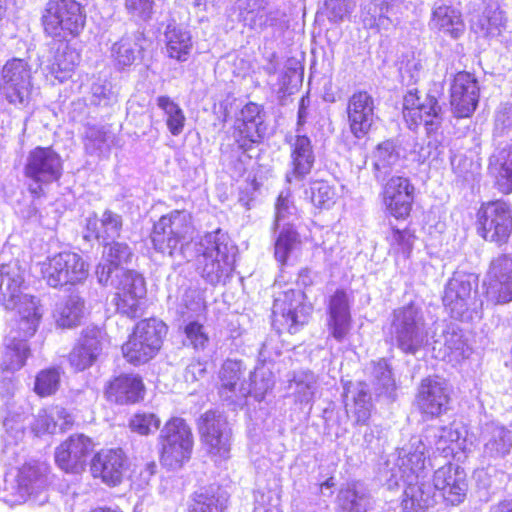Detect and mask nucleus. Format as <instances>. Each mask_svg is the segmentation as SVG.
<instances>
[{
  "label": "nucleus",
  "mask_w": 512,
  "mask_h": 512,
  "mask_svg": "<svg viewBox=\"0 0 512 512\" xmlns=\"http://www.w3.org/2000/svg\"><path fill=\"white\" fill-rule=\"evenodd\" d=\"M227 500L226 493L219 486L203 487L194 493L190 512H223Z\"/></svg>",
  "instance_id": "obj_41"
},
{
  "label": "nucleus",
  "mask_w": 512,
  "mask_h": 512,
  "mask_svg": "<svg viewBox=\"0 0 512 512\" xmlns=\"http://www.w3.org/2000/svg\"><path fill=\"white\" fill-rule=\"evenodd\" d=\"M106 393L107 397L116 403H135L143 398L144 385L138 375L124 374L110 382Z\"/></svg>",
  "instance_id": "obj_35"
},
{
  "label": "nucleus",
  "mask_w": 512,
  "mask_h": 512,
  "mask_svg": "<svg viewBox=\"0 0 512 512\" xmlns=\"http://www.w3.org/2000/svg\"><path fill=\"white\" fill-rule=\"evenodd\" d=\"M92 450L93 442L89 437L84 434L71 435L56 448V464L65 472L79 473Z\"/></svg>",
  "instance_id": "obj_20"
},
{
  "label": "nucleus",
  "mask_w": 512,
  "mask_h": 512,
  "mask_svg": "<svg viewBox=\"0 0 512 512\" xmlns=\"http://www.w3.org/2000/svg\"><path fill=\"white\" fill-rule=\"evenodd\" d=\"M461 13L445 0L435 2L430 28L440 32H460L462 30Z\"/></svg>",
  "instance_id": "obj_40"
},
{
  "label": "nucleus",
  "mask_w": 512,
  "mask_h": 512,
  "mask_svg": "<svg viewBox=\"0 0 512 512\" xmlns=\"http://www.w3.org/2000/svg\"><path fill=\"white\" fill-rule=\"evenodd\" d=\"M265 0H238L239 21L244 29L257 30L275 28L273 18H268Z\"/></svg>",
  "instance_id": "obj_36"
},
{
  "label": "nucleus",
  "mask_w": 512,
  "mask_h": 512,
  "mask_svg": "<svg viewBox=\"0 0 512 512\" xmlns=\"http://www.w3.org/2000/svg\"><path fill=\"white\" fill-rule=\"evenodd\" d=\"M101 351V331L97 328H87L71 350L69 363L75 371H84L95 363Z\"/></svg>",
  "instance_id": "obj_28"
},
{
  "label": "nucleus",
  "mask_w": 512,
  "mask_h": 512,
  "mask_svg": "<svg viewBox=\"0 0 512 512\" xmlns=\"http://www.w3.org/2000/svg\"><path fill=\"white\" fill-rule=\"evenodd\" d=\"M372 375L378 394H390L394 390V379L386 360L381 359L373 363Z\"/></svg>",
  "instance_id": "obj_57"
},
{
  "label": "nucleus",
  "mask_w": 512,
  "mask_h": 512,
  "mask_svg": "<svg viewBox=\"0 0 512 512\" xmlns=\"http://www.w3.org/2000/svg\"><path fill=\"white\" fill-rule=\"evenodd\" d=\"M198 427L203 443L214 461L228 459L232 433L226 418L210 410L200 417Z\"/></svg>",
  "instance_id": "obj_10"
},
{
  "label": "nucleus",
  "mask_w": 512,
  "mask_h": 512,
  "mask_svg": "<svg viewBox=\"0 0 512 512\" xmlns=\"http://www.w3.org/2000/svg\"><path fill=\"white\" fill-rule=\"evenodd\" d=\"M137 44L128 36H123L112 46V57L120 68L130 66L136 59Z\"/></svg>",
  "instance_id": "obj_55"
},
{
  "label": "nucleus",
  "mask_w": 512,
  "mask_h": 512,
  "mask_svg": "<svg viewBox=\"0 0 512 512\" xmlns=\"http://www.w3.org/2000/svg\"><path fill=\"white\" fill-rule=\"evenodd\" d=\"M279 230L275 241L274 254L278 262L285 264L290 255L300 247L301 241L293 225L280 227Z\"/></svg>",
  "instance_id": "obj_48"
},
{
  "label": "nucleus",
  "mask_w": 512,
  "mask_h": 512,
  "mask_svg": "<svg viewBox=\"0 0 512 512\" xmlns=\"http://www.w3.org/2000/svg\"><path fill=\"white\" fill-rule=\"evenodd\" d=\"M123 220L122 216L109 209L105 210L101 217L96 214L89 216L86 219V234L84 238L89 240L91 238L101 240L102 244L115 240L119 237L122 230Z\"/></svg>",
  "instance_id": "obj_34"
},
{
  "label": "nucleus",
  "mask_w": 512,
  "mask_h": 512,
  "mask_svg": "<svg viewBox=\"0 0 512 512\" xmlns=\"http://www.w3.org/2000/svg\"><path fill=\"white\" fill-rule=\"evenodd\" d=\"M442 338L445 347L444 355L448 356L450 361L460 362L470 355L471 348L458 326L447 325L442 331Z\"/></svg>",
  "instance_id": "obj_42"
},
{
  "label": "nucleus",
  "mask_w": 512,
  "mask_h": 512,
  "mask_svg": "<svg viewBox=\"0 0 512 512\" xmlns=\"http://www.w3.org/2000/svg\"><path fill=\"white\" fill-rule=\"evenodd\" d=\"M505 17L503 12L497 7H487L477 20L472 22V29L485 32L500 31L504 27Z\"/></svg>",
  "instance_id": "obj_54"
},
{
  "label": "nucleus",
  "mask_w": 512,
  "mask_h": 512,
  "mask_svg": "<svg viewBox=\"0 0 512 512\" xmlns=\"http://www.w3.org/2000/svg\"><path fill=\"white\" fill-rule=\"evenodd\" d=\"M205 309L204 299L201 293L196 289L186 290L181 298V302L178 308L179 314L183 317L188 318L192 315H198Z\"/></svg>",
  "instance_id": "obj_62"
},
{
  "label": "nucleus",
  "mask_w": 512,
  "mask_h": 512,
  "mask_svg": "<svg viewBox=\"0 0 512 512\" xmlns=\"http://www.w3.org/2000/svg\"><path fill=\"white\" fill-rule=\"evenodd\" d=\"M296 212L297 209L291 200L290 189L282 190L275 204L274 229L278 230L280 227L293 225L294 220L297 218Z\"/></svg>",
  "instance_id": "obj_50"
},
{
  "label": "nucleus",
  "mask_w": 512,
  "mask_h": 512,
  "mask_svg": "<svg viewBox=\"0 0 512 512\" xmlns=\"http://www.w3.org/2000/svg\"><path fill=\"white\" fill-rule=\"evenodd\" d=\"M242 375L241 362L235 360H226L220 370L221 388L231 393L239 392L240 396H247L254 392L257 399L263 398L264 394L272 389L274 383L271 379L262 381L261 386L257 387L258 373L255 372L252 379V384L245 387L243 383L239 384Z\"/></svg>",
  "instance_id": "obj_24"
},
{
  "label": "nucleus",
  "mask_w": 512,
  "mask_h": 512,
  "mask_svg": "<svg viewBox=\"0 0 512 512\" xmlns=\"http://www.w3.org/2000/svg\"><path fill=\"white\" fill-rule=\"evenodd\" d=\"M126 457L121 449H102L92 459L91 472L109 486L118 485L125 471Z\"/></svg>",
  "instance_id": "obj_25"
},
{
  "label": "nucleus",
  "mask_w": 512,
  "mask_h": 512,
  "mask_svg": "<svg viewBox=\"0 0 512 512\" xmlns=\"http://www.w3.org/2000/svg\"><path fill=\"white\" fill-rule=\"evenodd\" d=\"M112 285L117 292H128L137 296L146 295V285L143 276L133 270H120L111 275L108 285Z\"/></svg>",
  "instance_id": "obj_46"
},
{
  "label": "nucleus",
  "mask_w": 512,
  "mask_h": 512,
  "mask_svg": "<svg viewBox=\"0 0 512 512\" xmlns=\"http://www.w3.org/2000/svg\"><path fill=\"white\" fill-rule=\"evenodd\" d=\"M400 150L393 140H386L376 147L373 152V167L375 177L384 179L391 171L400 166Z\"/></svg>",
  "instance_id": "obj_39"
},
{
  "label": "nucleus",
  "mask_w": 512,
  "mask_h": 512,
  "mask_svg": "<svg viewBox=\"0 0 512 512\" xmlns=\"http://www.w3.org/2000/svg\"><path fill=\"white\" fill-rule=\"evenodd\" d=\"M471 276L456 273L447 282L443 304L452 318L473 320L481 317L483 302L472 296Z\"/></svg>",
  "instance_id": "obj_9"
},
{
  "label": "nucleus",
  "mask_w": 512,
  "mask_h": 512,
  "mask_svg": "<svg viewBox=\"0 0 512 512\" xmlns=\"http://www.w3.org/2000/svg\"><path fill=\"white\" fill-rule=\"evenodd\" d=\"M427 445L420 436L412 437L386 461V485L389 490L397 489L402 483L425 479L429 469L426 464Z\"/></svg>",
  "instance_id": "obj_3"
},
{
  "label": "nucleus",
  "mask_w": 512,
  "mask_h": 512,
  "mask_svg": "<svg viewBox=\"0 0 512 512\" xmlns=\"http://www.w3.org/2000/svg\"><path fill=\"white\" fill-rule=\"evenodd\" d=\"M39 265L42 278L53 288L78 285L88 277L87 262L81 255L71 251L54 254Z\"/></svg>",
  "instance_id": "obj_7"
},
{
  "label": "nucleus",
  "mask_w": 512,
  "mask_h": 512,
  "mask_svg": "<svg viewBox=\"0 0 512 512\" xmlns=\"http://www.w3.org/2000/svg\"><path fill=\"white\" fill-rule=\"evenodd\" d=\"M415 188L410 180L402 176H392L383 187V203L390 215L396 219L409 216L414 201Z\"/></svg>",
  "instance_id": "obj_18"
},
{
  "label": "nucleus",
  "mask_w": 512,
  "mask_h": 512,
  "mask_svg": "<svg viewBox=\"0 0 512 512\" xmlns=\"http://www.w3.org/2000/svg\"><path fill=\"white\" fill-rule=\"evenodd\" d=\"M195 228L186 210H173L153 226L151 241L156 251L190 261L197 258L201 276L211 285L224 281L233 270L235 247L221 229L206 233L193 242Z\"/></svg>",
  "instance_id": "obj_1"
},
{
  "label": "nucleus",
  "mask_w": 512,
  "mask_h": 512,
  "mask_svg": "<svg viewBox=\"0 0 512 512\" xmlns=\"http://www.w3.org/2000/svg\"><path fill=\"white\" fill-rule=\"evenodd\" d=\"M312 307L303 303V294L295 290L280 293L272 308L274 324H280L289 333H296L301 326L308 322Z\"/></svg>",
  "instance_id": "obj_13"
},
{
  "label": "nucleus",
  "mask_w": 512,
  "mask_h": 512,
  "mask_svg": "<svg viewBox=\"0 0 512 512\" xmlns=\"http://www.w3.org/2000/svg\"><path fill=\"white\" fill-rule=\"evenodd\" d=\"M16 481L18 494L23 501H30L35 505L48 502L47 467L44 464L25 463L19 468Z\"/></svg>",
  "instance_id": "obj_17"
},
{
  "label": "nucleus",
  "mask_w": 512,
  "mask_h": 512,
  "mask_svg": "<svg viewBox=\"0 0 512 512\" xmlns=\"http://www.w3.org/2000/svg\"><path fill=\"white\" fill-rule=\"evenodd\" d=\"M63 413L60 406L51 407L49 409L41 410L33 424V430L37 435L40 434H53L58 428V422L56 417H59Z\"/></svg>",
  "instance_id": "obj_59"
},
{
  "label": "nucleus",
  "mask_w": 512,
  "mask_h": 512,
  "mask_svg": "<svg viewBox=\"0 0 512 512\" xmlns=\"http://www.w3.org/2000/svg\"><path fill=\"white\" fill-rule=\"evenodd\" d=\"M132 431L141 435H148L158 430L160 419L153 413H137L129 423Z\"/></svg>",
  "instance_id": "obj_63"
},
{
  "label": "nucleus",
  "mask_w": 512,
  "mask_h": 512,
  "mask_svg": "<svg viewBox=\"0 0 512 512\" xmlns=\"http://www.w3.org/2000/svg\"><path fill=\"white\" fill-rule=\"evenodd\" d=\"M403 116L410 128L423 124L430 134L441 124L442 109L435 95L428 93L421 100L417 92L409 91L403 99Z\"/></svg>",
  "instance_id": "obj_14"
},
{
  "label": "nucleus",
  "mask_w": 512,
  "mask_h": 512,
  "mask_svg": "<svg viewBox=\"0 0 512 512\" xmlns=\"http://www.w3.org/2000/svg\"><path fill=\"white\" fill-rule=\"evenodd\" d=\"M60 381L61 372L58 368L42 370L36 376L35 392L41 397L50 396L58 390Z\"/></svg>",
  "instance_id": "obj_56"
},
{
  "label": "nucleus",
  "mask_w": 512,
  "mask_h": 512,
  "mask_svg": "<svg viewBox=\"0 0 512 512\" xmlns=\"http://www.w3.org/2000/svg\"><path fill=\"white\" fill-rule=\"evenodd\" d=\"M62 171V158L51 147H36L26 157L24 174L34 195L39 196L44 186L58 181Z\"/></svg>",
  "instance_id": "obj_8"
},
{
  "label": "nucleus",
  "mask_w": 512,
  "mask_h": 512,
  "mask_svg": "<svg viewBox=\"0 0 512 512\" xmlns=\"http://www.w3.org/2000/svg\"><path fill=\"white\" fill-rule=\"evenodd\" d=\"M288 388L296 402L311 403L318 388L317 377L311 371H299L289 381Z\"/></svg>",
  "instance_id": "obj_43"
},
{
  "label": "nucleus",
  "mask_w": 512,
  "mask_h": 512,
  "mask_svg": "<svg viewBox=\"0 0 512 512\" xmlns=\"http://www.w3.org/2000/svg\"><path fill=\"white\" fill-rule=\"evenodd\" d=\"M366 384L358 383L345 389L344 402L348 413L355 417L357 424H365L370 417L371 401Z\"/></svg>",
  "instance_id": "obj_38"
},
{
  "label": "nucleus",
  "mask_w": 512,
  "mask_h": 512,
  "mask_svg": "<svg viewBox=\"0 0 512 512\" xmlns=\"http://www.w3.org/2000/svg\"><path fill=\"white\" fill-rule=\"evenodd\" d=\"M192 41L190 34H170L167 42V53L170 58L186 61L190 53Z\"/></svg>",
  "instance_id": "obj_61"
},
{
  "label": "nucleus",
  "mask_w": 512,
  "mask_h": 512,
  "mask_svg": "<svg viewBox=\"0 0 512 512\" xmlns=\"http://www.w3.org/2000/svg\"><path fill=\"white\" fill-rule=\"evenodd\" d=\"M51 49L55 50L54 56L44 66L43 71L47 77L50 75L54 80L63 83L72 77L80 62V54L62 40L55 41Z\"/></svg>",
  "instance_id": "obj_29"
},
{
  "label": "nucleus",
  "mask_w": 512,
  "mask_h": 512,
  "mask_svg": "<svg viewBox=\"0 0 512 512\" xmlns=\"http://www.w3.org/2000/svg\"><path fill=\"white\" fill-rule=\"evenodd\" d=\"M167 326L156 318L144 319L138 322L122 345L123 356L134 365L145 364L159 352Z\"/></svg>",
  "instance_id": "obj_5"
},
{
  "label": "nucleus",
  "mask_w": 512,
  "mask_h": 512,
  "mask_svg": "<svg viewBox=\"0 0 512 512\" xmlns=\"http://www.w3.org/2000/svg\"><path fill=\"white\" fill-rule=\"evenodd\" d=\"M157 106L163 111L165 123L173 136L183 132L186 117L182 108L169 96H159L156 99Z\"/></svg>",
  "instance_id": "obj_44"
},
{
  "label": "nucleus",
  "mask_w": 512,
  "mask_h": 512,
  "mask_svg": "<svg viewBox=\"0 0 512 512\" xmlns=\"http://www.w3.org/2000/svg\"><path fill=\"white\" fill-rule=\"evenodd\" d=\"M311 201L318 208H330L336 199L333 186L325 181H316L310 187Z\"/></svg>",
  "instance_id": "obj_60"
},
{
  "label": "nucleus",
  "mask_w": 512,
  "mask_h": 512,
  "mask_svg": "<svg viewBox=\"0 0 512 512\" xmlns=\"http://www.w3.org/2000/svg\"><path fill=\"white\" fill-rule=\"evenodd\" d=\"M327 327L329 335L338 342L344 341L350 333L352 327L350 302L344 290H337L330 297Z\"/></svg>",
  "instance_id": "obj_27"
},
{
  "label": "nucleus",
  "mask_w": 512,
  "mask_h": 512,
  "mask_svg": "<svg viewBox=\"0 0 512 512\" xmlns=\"http://www.w3.org/2000/svg\"><path fill=\"white\" fill-rule=\"evenodd\" d=\"M315 155L310 138L305 135H296L291 142V171L287 173L286 180L291 183L293 179L302 180L312 170Z\"/></svg>",
  "instance_id": "obj_33"
},
{
  "label": "nucleus",
  "mask_w": 512,
  "mask_h": 512,
  "mask_svg": "<svg viewBox=\"0 0 512 512\" xmlns=\"http://www.w3.org/2000/svg\"><path fill=\"white\" fill-rule=\"evenodd\" d=\"M432 488L435 493H440L446 503L459 505L467 493L464 471L451 463L441 466L434 472Z\"/></svg>",
  "instance_id": "obj_21"
},
{
  "label": "nucleus",
  "mask_w": 512,
  "mask_h": 512,
  "mask_svg": "<svg viewBox=\"0 0 512 512\" xmlns=\"http://www.w3.org/2000/svg\"><path fill=\"white\" fill-rule=\"evenodd\" d=\"M427 447L435 449L433 453L448 458L453 455L454 445L460 439V432L452 426H430L423 435Z\"/></svg>",
  "instance_id": "obj_37"
},
{
  "label": "nucleus",
  "mask_w": 512,
  "mask_h": 512,
  "mask_svg": "<svg viewBox=\"0 0 512 512\" xmlns=\"http://www.w3.org/2000/svg\"><path fill=\"white\" fill-rule=\"evenodd\" d=\"M449 401V389L443 379L428 377L421 381L416 404L422 414L437 417L447 411Z\"/></svg>",
  "instance_id": "obj_19"
},
{
  "label": "nucleus",
  "mask_w": 512,
  "mask_h": 512,
  "mask_svg": "<svg viewBox=\"0 0 512 512\" xmlns=\"http://www.w3.org/2000/svg\"><path fill=\"white\" fill-rule=\"evenodd\" d=\"M29 337L18 328V322L14 323L9 335L5 338L0 367L3 371L15 372L21 369L30 355L27 344Z\"/></svg>",
  "instance_id": "obj_31"
},
{
  "label": "nucleus",
  "mask_w": 512,
  "mask_h": 512,
  "mask_svg": "<svg viewBox=\"0 0 512 512\" xmlns=\"http://www.w3.org/2000/svg\"><path fill=\"white\" fill-rule=\"evenodd\" d=\"M265 132L264 122H260V124L254 121L249 123L235 122L233 138L240 149L247 151L253 144L261 141Z\"/></svg>",
  "instance_id": "obj_45"
},
{
  "label": "nucleus",
  "mask_w": 512,
  "mask_h": 512,
  "mask_svg": "<svg viewBox=\"0 0 512 512\" xmlns=\"http://www.w3.org/2000/svg\"><path fill=\"white\" fill-rule=\"evenodd\" d=\"M391 343L405 354L415 355L428 344V332L422 309L413 303L393 311Z\"/></svg>",
  "instance_id": "obj_4"
},
{
  "label": "nucleus",
  "mask_w": 512,
  "mask_h": 512,
  "mask_svg": "<svg viewBox=\"0 0 512 512\" xmlns=\"http://www.w3.org/2000/svg\"><path fill=\"white\" fill-rule=\"evenodd\" d=\"M23 282V272L16 264L1 267L0 305L7 310H16L18 328L24 336L32 337L39 326L42 311L37 298L21 293Z\"/></svg>",
  "instance_id": "obj_2"
},
{
  "label": "nucleus",
  "mask_w": 512,
  "mask_h": 512,
  "mask_svg": "<svg viewBox=\"0 0 512 512\" xmlns=\"http://www.w3.org/2000/svg\"><path fill=\"white\" fill-rule=\"evenodd\" d=\"M483 457L496 460L506 457L512 450V430L499 423H486L481 432Z\"/></svg>",
  "instance_id": "obj_30"
},
{
  "label": "nucleus",
  "mask_w": 512,
  "mask_h": 512,
  "mask_svg": "<svg viewBox=\"0 0 512 512\" xmlns=\"http://www.w3.org/2000/svg\"><path fill=\"white\" fill-rule=\"evenodd\" d=\"M479 233L487 241L506 243L512 232L509 205L501 200L483 204L478 212Z\"/></svg>",
  "instance_id": "obj_11"
},
{
  "label": "nucleus",
  "mask_w": 512,
  "mask_h": 512,
  "mask_svg": "<svg viewBox=\"0 0 512 512\" xmlns=\"http://www.w3.org/2000/svg\"><path fill=\"white\" fill-rule=\"evenodd\" d=\"M193 434L183 418L173 417L160 431L161 463L168 469L181 468L191 457Z\"/></svg>",
  "instance_id": "obj_6"
},
{
  "label": "nucleus",
  "mask_w": 512,
  "mask_h": 512,
  "mask_svg": "<svg viewBox=\"0 0 512 512\" xmlns=\"http://www.w3.org/2000/svg\"><path fill=\"white\" fill-rule=\"evenodd\" d=\"M487 302L503 305L512 302V256L493 259L484 281Z\"/></svg>",
  "instance_id": "obj_15"
},
{
  "label": "nucleus",
  "mask_w": 512,
  "mask_h": 512,
  "mask_svg": "<svg viewBox=\"0 0 512 512\" xmlns=\"http://www.w3.org/2000/svg\"><path fill=\"white\" fill-rule=\"evenodd\" d=\"M144 296H137L128 292H117L115 304L117 311L128 318H137L142 315L141 300Z\"/></svg>",
  "instance_id": "obj_58"
},
{
  "label": "nucleus",
  "mask_w": 512,
  "mask_h": 512,
  "mask_svg": "<svg viewBox=\"0 0 512 512\" xmlns=\"http://www.w3.org/2000/svg\"><path fill=\"white\" fill-rule=\"evenodd\" d=\"M500 166L497 177V185L501 192L508 194L512 192V145L500 150L497 156Z\"/></svg>",
  "instance_id": "obj_51"
},
{
  "label": "nucleus",
  "mask_w": 512,
  "mask_h": 512,
  "mask_svg": "<svg viewBox=\"0 0 512 512\" xmlns=\"http://www.w3.org/2000/svg\"><path fill=\"white\" fill-rule=\"evenodd\" d=\"M84 313V301L76 295L70 296L56 310V322L58 326L70 328L76 326Z\"/></svg>",
  "instance_id": "obj_47"
},
{
  "label": "nucleus",
  "mask_w": 512,
  "mask_h": 512,
  "mask_svg": "<svg viewBox=\"0 0 512 512\" xmlns=\"http://www.w3.org/2000/svg\"><path fill=\"white\" fill-rule=\"evenodd\" d=\"M355 4V0H325V13L330 21H341L350 15Z\"/></svg>",
  "instance_id": "obj_64"
},
{
  "label": "nucleus",
  "mask_w": 512,
  "mask_h": 512,
  "mask_svg": "<svg viewBox=\"0 0 512 512\" xmlns=\"http://www.w3.org/2000/svg\"><path fill=\"white\" fill-rule=\"evenodd\" d=\"M85 14L76 0H49L42 15L45 32H79L85 23Z\"/></svg>",
  "instance_id": "obj_12"
},
{
  "label": "nucleus",
  "mask_w": 512,
  "mask_h": 512,
  "mask_svg": "<svg viewBox=\"0 0 512 512\" xmlns=\"http://www.w3.org/2000/svg\"><path fill=\"white\" fill-rule=\"evenodd\" d=\"M403 488L402 508L404 512H426L436 503L435 489L432 485L420 479L412 483H402L398 488Z\"/></svg>",
  "instance_id": "obj_32"
},
{
  "label": "nucleus",
  "mask_w": 512,
  "mask_h": 512,
  "mask_svg": "<svg viewBox=\"0 0 512 512\" xmlns=\"http://www.w3.org/2000/svg\"><path fill=\"white\" fill-rule=\"evenodd\" d=\"M110 135L104 127L87 126L85 129L84 146L90 155H99L109 150Z\"/></svg>",
  "instance_id": "obj_52"
},
{
  "label": "nucleus",
  "mask_w": 512,
  "mask_h": 512,
  "mask_svg": "<svg viewBox=\"0 0 512 512\" xmlns=\"http://www.w3.org/2000/svg\"><path fill=\"white\" fill-rule=\"evenodd\" d=\"M451 106L457 117H469L479 100V86L476 78L468 72L455 75L450 88Z\"/></svg>",
  "instance_id": "obj_23"
},
{
  "label": "nucleus",
  "mask_w": 512,
  "mask_h": 512,
  "mask_svg": "<svg viewBox=\"0 0 512 512\" xmlns=\"http://www.w3.org/2000/svg\"><path fill=\"white\" fill-rule=\"evenodd\" d=\"M337 499L343 512H366L370 505L369 497L355 486L341 489Z\"/></svg>",
  "instance_id": "obj_49"
},
{
  "label": "nucleus",
  "mask_w": 512,
  "mask_h": 512,
  "mask_svg": "<svg viewBox=\"0 0 512 512\" xmlns=\"http://www.w3.org/2000/svg\"><path fill=\"white\" fill-rule=\"evenodd\" d=\"M90 101L96 106H112L118 102V93L110 81L98 79L91 85Z\"/></svg>",
  "instance_id": "obj_53"
},
{
  "label": "nucleus",
  "mask_w": 512,
  "mask_h": 512,
  "mask_svg": "<svg viewBox=\"0 0 512 512\" xmlns=\"http://www.w3.org/2000/svg\"><path fill=\"white\" fill-rule=\"evenodd\" d=\"M132 248L125 242L112 240L103 244L102 262L96 268L98 282L107 286L113 273L123 270L133 258Z\"/></svg>",
  "instance_id": "obj_26"
},
{
  "label": "nucleus",
  "mask_w": 512,
  "mask_h": 512,
  "mask_svg": "<svg viewBox=\"0 0 512 512\" xmlns=\"http://www.w3.org/2000/svg\"><path fill=\"white\" fill-rule=\"evenodd\" d=\"M3 90L6 99L14 105H24L31 93V68L19 58L6 62L2 68Z\"/></svg>",
  "instance_id": "obj_16"
},
{
  "label": "nucleus",
  "mask_w": 512,
  "mask_h": 512,
  "mask_svg": "<svg viewBox=\"0 0 512 512\" xmlns=\"http://www.w3.org/2000/svg\"><path fill=\"white\" fill-rule=\"evenodd\" d=\"M375 101L366 91L354 92L348 100L347 116L351 133L358 139L365 137L375 119Z\"/></svg>",
  "instance_id": "obj_22"
}]
</instances>
